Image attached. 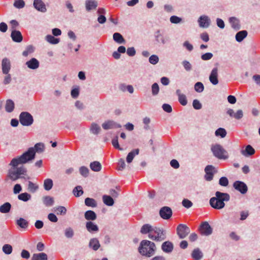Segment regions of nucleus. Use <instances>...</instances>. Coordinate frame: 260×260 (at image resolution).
<instances>
[{
    "mask_svg": "<svg viewBox=\"0 0 260 260\" xmlns=\"http://www.w3.org/2000/svg\"><path fill=\"white\" fill-rule=\"evenodd\" d=\"M44 148L45 146L43 143H37L34 147L29 148L27 151L19 157L12 159L10 165L13 167H16L19 164H25L35 158L36 152L41 153L43 152Z\"/></svg>",
    "mask_w": 260,
    "mask_h": 260,
    "instance_id": "f257e3e1",
    "label": "nucleus"
},
{
    "mask_svg": "<svg viewBox=\"0 0 260 260\" xmlns=\"http://www.w3.org/2000/svg\"><path fill=\"white\" fill-rule=\"evenodd\" d=\"M140 232L142 234H148L150 239L156 242L162 241L166 238V233L162 228L153 226L148 223L141 227Z\"/></svg>",
    "mask_w": 260,
    "mask_h": 260,
    "instance_id": "f03ea898",
    "label": "nucleus"
},
{
    "mask_svg": "<svg viewBox=\"0 0 260 260\" xmlns=\"http://www.w3.org/2000/svg\"><path fill=\"white\" fill-rule=\"evenodd\" d=\"M230 200V196L228 193L216 191L215 197L210 199V205L215 209H221L225 206L224 202H228Z\"/></svg>",
    "mask_w": 260,
    "mask_h": 260,
    "instance_id": "7ed1b4c3",
    "label": "nucleus"
},
{
    "mask_svg": "<svg viewBox=\"0 0 260 260\" xmlns=\"http://www.w3.org/2000/svg\"><path fill=\"white\" fill-rule=\"evenodd\" d=\"M155 250V243L147 240H142L138 248V251L141 255L148 257L154 254Z\"/></svg>",
    "mask_w": 260,
    "mask_h": 260,
    "instance_id": "20e7f679",
    "label": "nucleus"
},
{
    "mask_svg": "<svg viewBox=\"0 0 260 260\" xmlns=\"http://www.w3.org/2000/svg\"><path fill=\"white\" fill-rule=\"evenodd\" d=\"M211 150L213 155L220 159H226L228 158L227 151L219 144L212 145Z\"/></svg>",
    "mask_w": 260,
    "mask_h": 260,
    "instance_id": "39448f33",
    "label": "nucleus"
},
{
    "mask_svg": "<svg viewBox=\"0 0 260 260\" xmlns=\"http://www.w3.org/2000/svg\"><path fill=\"white\" fill-rule=\"evenodd\" d=\"M26 172V170L23 167L17 168L15 170H10L8 176L12 181H15L18 179L21 178L20 175H24Z\"/></svg>",
    "mask_w": 260,
    "mask_h": 260,
    "instance_id": "423d86ee",
    "label": "nucleus"
},
{
    "mask_svg": "<svg viewBox=\"0 0 260 260\" xmlns=\"http://www.w3.org/2000/svg\"><path fill=\"white\" fill-rule=\"evenodd\" d=\"M19 121L22 125L29 126L32 124L34 119L30 113L23 112L19 116Z\"/></svg>",
    "mask_w": 260,
    "mask_h": 260,
    "instance_id": "0eeeda50",
    "label": "nucleus"
},
{
    "mask_svg": "<svg viewBox=\"0 0 260 260\" xmlns=\"http://www.w3.org/2000/svg\"><path fill=\"white\" fill-rule=\"evenodd\" d=\"M199 231L202 235L208 236L212 233V228L207 221L203 222L199 228Z\"/></svg>",
    "mask_w": 260,
    "mask_h": 260,
    "instance_id": "6e6552de",
    "label": "nucleus"
},
{
    "mask_svg": "<svg viewBox=\"0 0 260 260\" xmlns=\"http://www.w3.org/2000/svg\"><path fill=\"white\" fill-rule=\"evenodd\" d=\"M233 187L242 194H245L248 190L247 185L241 181H236L233 183Z\"/></svg>",
    "mask_w": 260,
    "mask_h": 260,
    "instance_id": "1a4fd4ad",
    "label": "nucleus"
},
{
    "mask_svg": "<svg viewBox=\"0 0 260 260\" xmlns=\"http://www.w3.org/2000/svg\"><path fill=\"white\" fill-rule=\"evenodd\" d=\"M198 22L199 25L201 28H208L211 24V20L210 18L207 15L201 16L198 20Z\"/></svg>",
    "mask_w": 260,
    "mask_h": 260,
    "instance_id": "9d476101",
    "label": "nucleus"
},
{
    "mask_svg": "<svg viewBox=\"0 0 260 260\" xmlns=\"http://www.w3.org/2000/svg\"><path fill=\"white\" fill-rule=\"evenodd\" d=\"M159 215L162 218L164 219H168L172 215V210L169 207H163L160 209Z\"/></svg>",
    "mask_w": 260,
    "mask_h": 260,
    "instance_id": "9b49d317",
    "label": "nucleus"
},
{
    "mask_svg": "<svg viewBox=\"0 0 260 260\" xmlns=\"http://www.w3.org/2000/svg\"><path fill=\"white\" fill-rule=\"evenodd\" d=\"M218 68H214L209 75V80L213 85H217L218 83Z\"/></svg>",
    "mask_w": 260,
    "mask_h": 260,
    "instance_id": "f8f14e48",
    "label": "nucleus"
},
{
    "mask_svg": "<svg viewBox=\"0 0 260 260\" xmlns=\"http://www.w3.org/2000/svg\"><path fill=\"white\" fill-rule=\"evenodd\" d=\"M102 127L105 129L116 128L121 127V125L112 120H108L102 124Z\"/></svg>",
    "mask_w": 260,
    "mask_h": 260,
    "instance_id": "ddd939ff",
    "label": "nucleus"
},
{
    "mask_svg": "<svg viewBox=\"0 0 260 260\" xmlns=\"http://www.w3.org/2000/svg\"><path fill=\"white\" fill-rule=\"evenodd\" d=\"M2 72L4 74H8L11 69L10 61L7 58H5L2 61Z\"/></svg>",
    "mask_w": 260,
    "mask_h": 260,
    "instance_id": "4468645a",
    "label": "nucleus"
},
{
    "mask_svg": "<svg viewBox=\"0 0 260 260\" xmlns=\"http://www.w3.org/2000/svg\"><path fill=\"white\" fill-rule=\"evenodd\" d=\"M35 8L41 12H45L47 11L46 5L42 0H34L33 3Z\"/></svg>",
    "mask_w": 260,
    "mask_h": 260,
    "instance_id": "2eb2a0df",
    "label": "nucleus"
},
{
    "mask_svg": "<svg viewBox=\"0 0 260 260\" xmlns=\"http://www.w3.org/2000/svg\"><path fill=\"white\" fill-rule=\"evenodd\" d=\"M229 23L231 27L235 30H238L240 29L241 26L240 20L236 17H231L229 19Z\"/></svg>",
    "mask_w": 260,
    "mask_h": 260,
    "instance_id": "dca6fc26",
    "label": "nucleus"
},
{
    "mask_svg": "<svg viewBox=\"0 0 260 260\" xmlns=\"http://www.w3.org/2000/svg\"><path fill=\"white\" fill-rule=\"evenodd\" d=\"M162 250L166 253H171L174 248L173 244L170 241H166L161 245Z\"/></svg>",
    "mask_w": 260,
    "mask_h": 260,
    "instance_id": "f3484780",
    "label": "nucleus"
},
{
    "mask_svg": "<svg viewBox=\"0 0 260 260\" xmlns=\"http://www.w3.org/2000/svg\"><path fill=\"white\" fill-rule=\"evenodd\" d=\"M255 152L254 149L250 145H247L245 149H242L241 150V154L245 157H248L253 155Z\"/></svg>",
    "mask_w": 260,
    "mask_h": 260,
    "instance_id": "a211bd4d",
    "label": "nucleus"
},
{
    "mask_svg": "<svg viewBox=\"0 0 260 260\" xmlns=\"http://www.w3.org/2000/svg\"><path fill=\"white\" fill-rule=\"evenodd\" d=\"M11 37L14 42L20 43L22 41L23 37L19 30H14L12 31Z\"/></svg>",
    "mask_w": 260,
    "mask_h": 260,
    "instance_id": "6ab92c4d",
    "label": "nucleus"
},
{
    "mask_svg": "<svg viewBox=\"0 0 260 260\" xmlns=\"http://www.w3.org/2000/svg\"><path fill=\"white\" fill-rule=\"evenodd\" d=\"M190 233L189 228L185 224H180V238L183 239Z\"/></svg>",
    "mask_w": 260,
    "mask_h": 260,
    "instance_id": "aec40b11",
    "label": "nucleus"
},
{
    "mask_svg": "<svg viewBox=\"0 0 260 260\" xmlns=\"http://www.w3.org/2000/svg\"><path fill=\"white\" fill-rule=\"evenodd\" d=\"M26 65L30 69L35 70L39 68V62L35 58H32L26 62Z\"/></svg>",
    "mask_w": 260,
    "mask_h": 260,
    "instance_id": "412c9836",
    "label": "nucleus"
},
{
    "mask_svg": "<svg viewBox=\"0 0 260 260\" xmlns=\"http://www.w3.org/2000/svg\"><path fill=\"white\" fill-rule=\"evenodd\" d=\"M86 228L90 233L97 232L99 231V228L98 225L91 221H87L86 222Z\"/></svg>",
    "mask_w": 260,
    "mask_h": 260,
    "instance_id": "4be33fe9",
    "label": "nucleus"
},
{
    "mask_svg": "<svg viewBox=\"0 0 260 260\" xmlns=\"http://www.w3.org/2000/svg\"><path fill=\"white\" fill-rule=\"evenodd\" d=\"M98 3L96 1L93 0H87L85 2L86 9L87 11L94 10L96 8Z\"/></svg>",
    "mask_w": 260,
    "mask_h": 260,
    "instance_id": "5701e85b",
    "label": "nucleus"
},
{
    "mask_svg": "<svg viewBox=\"0 0 260 260\" xmlns=\"http://www.w3.org/2000/svg\"><path fill=\"white\" fill-rule=\"evenodd\" d=\"M191 256L194 260H200L202 258L203 254L199 248H197L192 251Z\"/></svg>",
    "mask_w": 260,
    "mask_h": 260,
    "instance_id": "b1692460",
    "label": "nucleus"
},
{
    "mask_svg": "<svg viewBox=\"0 0 260 260\" xmlns=\"http://www.w3.org/2000/svg\"><path fill=\"white\" fill-rule=\"evenodd\" d=\"M31 260H48V256L47 254L44 252L34 253L31 257Z\"/></svg>",
    "mask_w": 260,
    "mask_h": 260,
    "instance_id": "393cba45",
    "label": "nucleus"
},
{
    "mask_svg": "<svg viewBox=\"0 0 260 260\" xmlns=\"http://www.w3.org/2000/svg\"><path fill=\"white\" fill-rule=\"evenodd\" d=\"M139 153V149H136L128 153L126 156V161L127 163H131L132 162L134 157L138 155Z\"/></svg>",
    "mask_w": 260,
    "mask_h": 260,
    "instance_id": "a878e982",
    "label": "nucleus"
},
{
    "mask_svg": "<svg viewBox=\"0 0 260 260\" xmlns=\"http://www.w3.org/2000/svg\"><path fill=\"white\" fill-rule=\"evenodd\" d=\"M247 34L246 30H241L238 32L235 36L236 40L238 42H242L247 37Z\"/></svg>",
    "mask_w": 260,
    "mask_h": 260,
    "instance_id": "bb28decb",
    "label": "nucleus"
},
{
    "mask_svg": "<svg viewBox=\"0 0 260 260\" xmlns=\"http://www.w3.org/2000/svg\"><path fill=\"white\" fill-rule=\"evenodd\" d=\"M85 218L87 220H94L96 219L95 213L92 210H88L84 214Z\"/></svg>",
    "mask_w": 260,
    "mask_h": 260,
    "instance_id": "cd10ccee",
    "label": "nucleus"
},
{
    "mask_svg": "<svg viewBox=\"0 0 260 260\" xmlns=\"http://www.w3.org/2000/svg\"><path fill=\"white\" fill-rule=\"evenodd\" d=\"M89 246L94 250H97L100 247L99 240L96 238H93L90 240Z\"/></svg>",
    "mask_w": 260,
    "mask_h": 260,
    "instance_id": "c85d7f7f",
    "label": "nucleus"
},
{
    "mask_svg": "<svg viewBox=\"0 0 260 260\" xmlns=\"http://www.w3.org/2000/svg\"><path fill=\"white\" fill-rule=\"evenodd\" d=\"M90 169L94 172H99L102 169V165L99 161H94L90 164Z\"/></svg>",
    "mask_w": 260,
    "mask_h": 260,
    "instance_id": "c756f323",
    "label": "nucleus"
},
{
    "mask_svg": "<svg viewBox=\"0 0 260 260\" xmlns=\"http://www.w3.org/2000/svg\"><path fill=\"white\" fill-rule=\"evenodd\" d=\"M11 208V205L9 202H6L0 206V212L7 213L9 212Z\"/></svg>",
    "mask_w": 260,
    "mask_h": 260,
    "instance_id": "7c9ffc66",
    "label": "nucleus"
},
{
    "mask_svg": "<svg viewBox=\"0 0 260 260\" xmlns=\"http://www.w3.org/2000/svg\"><path fill=\"white\" fill-rule=\"evenodd\" d=\"M43 202L46 206H51L54 203V199L50 196H45L43 198Z\"/></svg>",
    "mask_w": 260,
    "mask_h": 260,
    "instance_id": "2f4dec72",
    "label": "nucleus"
},
{
    "mask_svg": "<svg viewBox=\"0 0 260 260\" xmlns=\"http://www.w3.org/2000/svg\"><path fill=\"white\" fill-rule=\"evenodd\" d=\"M113 40L117 43L119 44H122L125 43V40L123 38L122 36L118 33L115 32L113 34Z\"/></svg>",
    "mask_w": 260,
    "mask_h": 260,
    "instance_id": "473e14b6",
    "label": "nucleus"
},
{
    "mask_svg": "<svg viewBox=\"0 0 260 260\" xmlns=\"http://www.w3.org/2000/svg\"><path fill=\"white\" fill-rule=\"evenodd\" d=\"M39 189L38 184L29 181L28 182L27 190L32 193L35 192Z\"/></svg>",
    "mask_w": 260,
    "mask_h": 260,
    "instance_id": "72a5a7b5",
    "label": "nucleus"
},
{
    "mask_svg": "<svg viewBox=\"0 0 260 260\" xmlns=\"http://www.w3.org/2000/svg\"><path fill=\"white\" fill-rule=\"evenodd\" d=\"M16 224L20 228L24 229H27L28 225V222L23 218H20L17 220Z\"/></svg>",
    "mask_w": 260,
    "mask_h": 260,
    "instance_id": "f704fd0d",
    "label": "nucleus"
},
{
    "mask_svg": "<svg viewBox=\"0 0 260 260\" xmlns=\"http://www.w3.org/2000/svg\"><path fill=\"white\" fill-rule=\"evenodd\" d=\"M103 202L105 204H106L107 206H111L114 204V200L113 198L107 195H104L103 196Z\"/></svg>",
    "mask_w": 260,
    "mask_h": 260,
    "instance_id": "c9c22d12",
    "label": "nucleus"
},
{
    "mask_svg": "<svg viewBox=\"0 0 260 260\" xmlns=\"http://www.w3.org/2000/svg\"><path fill=\"white\" fill-rule=\"evenodd\" d=\"M31 197V195L27 192L22 193L18 196V199L19 200L22 201L23 202H27L29 201L30 200Z\"/></svg>",
    "mask_w": 260,
    "mask_h": 260,
    "instance_id": "e433bc0d",
    "label": "nucleus"
},
{
    "mask_svg": "<svg viewBox=\"0 0 260 260\" xmlns=\"http://www.w3.org/2000/svg\"><path fill=\"white\" fill-rule=\"evenodd\" d=\"M14 108V103L11 100H8L5 106L6 111L8 112H11Z\"/></svg>",
    "mask_w": 260,
    "mask_h": 260,
    "instance_id": "4c0bfd02",
    "label": "nucleus"
},
{
    "mask_svg": "<svg viewBox=\"0 0 260 260\" xmlns=\"http://www.w3.org/2000/svg\"><path fill=\"white\" fill-rule=\"evenodd\" d=\"M43 185L46 190H50L53 186V181L51 179H46L44 181Z\"/></svg>",
    "mask_w": 260,
    "mask_h": 260,
    "instance_id": "58836bf2",
    "label": "nucleus"
},
{
    "mask_svg": "<svg viewBox=\"0 0 260 260\" xmlns=\"http://www.w3.org/2000/svg\"><path fill=\"white\" fill-rule=\"evenodd\" d=\"M85 204L88 207H95L97 206L95 200L93 199L87 198L85 200Z\"/></svg>",
    "mask_w": 260,
    "mask_h": 260,
    "instance_id": "ea45409f",
    "label": "nucleus"
},
{
    "mask_svg": "<svg viewBox=\"0 0 260 260\" xmlns=\"http://www.w3.org/2000/svg\"><path fill=\"white\" fill-rule=\"evenodd\" d=\"M215 135L217 137H220L223 138L226 135V132L224 128L220 127L216 130Z\"/></svg>",
    "mask_w": 260,
    "mask_h": 260,
    "instance_id": "a19ab883",
    "label": "nucleus"
},
{
    "mask_svg": "<svg viewBox=\"0 0 260 260\" xmlns=\"http://www.w3.org/2000/svg\"><path fill=\"white\" fill-rule=\"evenodd\" d=\"M54 212H56V213L58 215H65L67 213V209L66 208L63 206H58L56 207H55L54 208Z\"/></svg>",
    "mask_w": 260,
    "mask_h": 260,
    "instance_id": "79ce46f5",
    "label": "nucleus"
},
{
    "mask_svg": "<svg viewBox=\"0 0 260 260\" xmlns=\"http://www.w3.org/2000/svg\"><path fill=\"white\" fill-rule=\"evenodd\" d=\"M46 40L49 43L52 44H56L59 43V39L57 38H55L54 36L52 35H47L46 37Z\"/></svg>",
    "mask_w": 260,
    "mask_h": 260,
    "instance_id": "37998d69",
    "label": "nucleus"
},
{
    "mask_svg": "<svg viewBox=\"0 0 260 260\" xmlns=\"http://www.w3.org/2000/svg\"><path fill=\"white\" fill-rule=\"evenodd\" d=\"M90 131L92 134L97 135L100 133L101 128L99 125L93 123L91 125Z\"/></svg>",
    "mask_w": 260,
    "mask_h": 260,
    "instance_id": "c03bdc74",
    "label": "nucleus"
},
{
    "mask_svg": "<svg viewBox=\"0 0 260 260\" xmlns=\"http://www.w3.org/2000/svg\"><path fill=\"white\" fill-rule=\"evenodd\" d=\"M73 192L75 197H78L83 193L82 187L81 186H77L74 188Z\"/></svg>",
    "mask_w": 260,
    "mask_h": 260,
    "instance_id": "a18cd8bd",
    "label": "nucleus"
},
{
    "mask_svg": "<svg viewBox=\"0 0 260 260\" xmlns=\"http://www.w3.org/2000/svg\"><path fill=\"white\" fill-rule=\"evenodd\" d=\"M194 88L196 91L201 93L203 91L204 86L202 82H198L195 84Z\"/></svg>",
    "mask_w": 260,
    "mask_h": 260,
    "instance_id": "49530a36",
    "label": "nucleus"
},
{
    "mask_svg": "<svg viewBox=\"0 0 260 260\" xmlns=\"http://www.w3.org/2000/svg\"><path fill=\"white\" fill-rule=\"evenodd\" d=\"M2 250L5 254H10L12 253L13 248L11 245L7 244L3 246Z\"/></svg>",
    "mask_w": 260,
    "mask_h": 260,
    "instance_id": "de8ad7c7",
    "label": "nucleus"
},
{
    "mask_svg": "<svg viewBox=\"0 0 260 260\" xmlns=\"http://www.w3.org/2000/svg\"><path fill=\"white\" fill-rule=\"evenodd\" d=\"M25 6V2L23 0H16L14 3V6L18 9H21Z\"/></svg>",
    "mask_w": 260,
    "mask_h": 260,
    "instance_id": "09e8293b",
    "label": "nucleus"
},
{
    "mask_svg": "<svg viewBox=\"0 0 260 260\" xmlns=\"http://www.w3.org/2000/svg\"><path fill=\"white\" fill-rule=\"evenodd\" d=\"M182 64L187 72H189L192 70V65L188 61L183 60Z\"/></svg>",
    "mask_w": 260,
    "mask_h": 260,
    "instance_id": "8fccbe9b",
    "label": "nucleus"
},
{
    "mask_svg": "<svg viewBox=\"0 0 260 260\" xmlns=\"http://www.w3.org/2000/svg\"><path fill=\"white\" fill-rule=\"evenodd\" d=\"M182 204L183 207L187 209H189L193 205L192 203L187 199H184L182 201Z\"/></svg>",
    "mask_w": 260,
    "mask_h": 260,
    "instance_id": "3c124183",
    "label": "nucleus"
},
{
    "mask_svg": "<svg viewBox=\"0 0 260 260\" xmlns=\"http://www.w3.org/2000/svg\"><path fill=\"white\" fill-rule=\"evenodd\" d=\"M159 88L157 83H154L152 85V93L153 95H157L159 92Z\"/></svg>",
    "mask_w": 260,
    "mask_h": 260,
    "instance_id": "603ef678",
    "label": "nucleus"
},
{
    "mask_svg": "<svg viewBox=\"0 0 260 260\" xmlns=\"http://www.w3.org/2000/svg\"><path fill=\"white\" fill-rule=\"evenodd\" d=\"M219 184L222 186H227L229 184V180L225 177H222L219 179Z\"/></svg>",
    "mask_w": 260,
    "mask_h": 260,
    "instance_id": "864d4df0",
    "label": "nucleus"
},
{
    "mask_svg": "<svg viewBox=\"0 0 260 260\" xmlns=\"http://www.w3.org/2000/svg\"><path fill=\"white\" fill-rule=\"evenodd\" d=\"M125 166L124 160L122 158L120 159L118 161L117 169L120 171H122L125 168Z\"/></svg>",
    "mask_w": 260,
    "mask_h": 260,
    "instance_id": "5fc2aeb1",
    "label": "nucleus"
},
{
    "mask_svg": "<svg viewBox=\"0 0 260 260\" xmlns=\"http://www.w3.org/2000/svg\"><path fill=\"white\" fill-rule=\"evenodd\" d=\"M213 55L212 53L207 52L201 55V58L203 60H208L211 59Z\"/></svg>",
    "mask_w": 260,
    "mask_h": 260,
    "instance_id": "6e6d98bb",
    "label": "nucleus"
},
{
    "mask_svg": "<svg viewBox=\"0 0 260 260\" xmlns=\"http://www.w3.org/2000/svg\"><path fill=\"white\" fill-rule=\"evenodd\" d=\"M192 106L194 109L200 110L202 108V105L198 100H194L192 102Z\"/></svg>",
    "mask_w": 260,
    "mask_h": 260,
    "instance_id": "4d7b16f0",
    "label": "nucleus"
},
{
    "mask_svg": "<svg viewBox=\"0 0 260 260\" xmlns=\"http://www.w3.org/2000/svg\"><path fill=\"white\" fill-rule=\"evenodd\" d=\"M158 57L156 55H152L149 58V62L152 64H156L158 62Z\"/></svg>",
    "mask_w": 260,
    "mask_h": 260,
    "instance_id": "13d9d810",
    "label": "nucleus"
},
{
    "mask_svg": "<svg viewBox=\"0 0 260 260\" xmlns=\"http://www.w3.org/2000/svg\"><path fill=\"white\" fill-rule=\"evenodd\" d=\"M79 171L80 174L84 177H87L88 176L89 170L87 168L82 166L80 168Z\"/></svg>",
    "mask_w": 260,
    "mask_h": 260,
    "instance_id": "bf43d9fd",
    "label": "nucleus"
},
{
    "mask_svg": "<svg viewBox=\"0 0 260 260\" xmlns=\"http://www.w3.org/2000/svg\"><path fill=\"white\" fill-rule=\"evenodd\" d=\"M112 144L113 146L116 149H119L120 150H122V149L120 147L118 141V137H116L112 140Z\"/></svg>",
    "mask_w": 260,
    "mask_h": 260,
    "instance_id": "052dcab7",
    "label": "nucleus"
},
{
    "mask_svg": "<svg viewBox=\"0 0 260 260\" xmlns=\"http://www.w3.org/2000/svg\"><path fill=\"white\" fill-rule=\"evenodd\" d=\"M74 235V232L71 228H67L65 231V236L68 238H72Z\"/></svg>",
    "mask_w": 260,
    "mask_h": 260,
    "instance_id": "680f3d73",
    "label": "nucleus"
},
{
    "mask_svg": "<svg viewBox=\"0 0 260 260\" xmlns=\"http://www.w3.org/2000/svg\"><path fill=\"white\" fill-rule=\"evenodd\" d=\"M243 116V112L242 110H238L235 113L234 118L237 120L241 119Z\"/></svg>",
    "mask_w": 260,
    "mask_h": 260,
    "instance_id": "e2e57ef3",
    "label": "nucleus"
},
{
    "mask_svg": "<svg viewBox=\"0 0 260 260\" xmlns=\"http://www.w3.org/2000/svg\"><path fill=\"white\" fill-rule=\"evenodd\" d=\"M183 46L189 51H191L193 49V46L187 41L183 44Z\"/></svg>",
    "mask_w": 260,
    "mask_h": 260,
    "instance_id": "0e129e2a",
    "label": "nucleus"
},
{
    "mask_svg": "<svg viewBox=\"0 0 260 260\" xmlns=\"http://www.w3.org/2000/svg\"><path fill=\"white\" fill-rule=\"evenodd\" d=\"M156 40L158 43L165 44V43L163 36L159 32H157V35L156 36Z\"/></svg>",
    "mask_w": 260,
    "mask_h": 260,
    "instance_id": "69168bd1",
    "label": "nucleus"
},
{
    "mask_svg": "<svg viewBox=\"0 0 260 260\" xmlns=\"http://www.w3.org/2000/svg\"><path fill=\"white\" fill-rule=\"evenodd\" d=\"M48 218L51 222H56L58 221L57 217L53 213H49L48 215Z\"/></svg>",
    "mask_w": 260,
    "mask_h": 260,
    "instance_id": "338daca9",
    "label": "nucleus"
},
{
    "mask_svg": "<svg viewBox=\"0 0 260 260\" xmlns=\"http://www.w3.org/2000/svg\"><path fill=\"white\" fill-rule=\"evenodd\" d=\"M252 79L257 85L260 86V75L256 74L253 75Z\"/></svg>",
    "mask_w": 260,
    "mask_h": 260,
    "instance_id": "774afa93",
    "label": "nucleus"
}]
</instances>
